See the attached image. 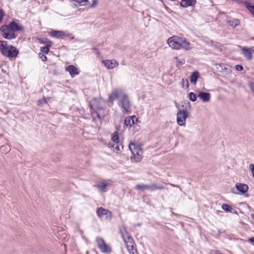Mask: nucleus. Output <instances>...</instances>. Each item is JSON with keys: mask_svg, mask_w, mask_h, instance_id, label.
Returning a JSON list of instances; mask_svg holds the SVG:
<instances>
[{"mask_svg": "<svg viewBox=\"0 0 254 254\" xmlns=\"http://www.w3.org/2000/svg\"><path fill=\"white\" fill-rule=\"evenodd\" d=\"M119 99V105L123 109V112L128 113L130 111V102L127 95L122 89H115L109 96V101L112 103L114 100Z\"/></svg>", "mask_w": 254, "mask_h": 254, "instance_id": "obj_1", "label": "nucleus"}, {"mask_svg": "<svg viewBox=\"0 0 254 254\" xmlns=\"http://www.w3.org/2000/svg\"><path fill=\"white\" fill-rule=\"evenodd\" d=\"M167 43L173 49L180 50L182 48L187 51L191 50L190 43L183 37L173 36L168 39Z\"/></svg>", "mask_w": 254, "mask_h": 254, "instance_id": "obj_2", "label": "nucleus"}, {"mask_svg": "<svg viewBox=\"0 0 254 254\" xmlns=\"http://www.w3.org/2000/svg\"><path fill=\"white\" fill-rule=\"evenodd\" d=\"M0 51L3 56L8 58H15L18 54L16 47L8 45L4 41H0Z\"/></svg>", "mask_w": 254, "mask_h": 254, "instance_id": "obj_3", "label": "nucleus"}, {"mask_svg": "<svg viewBox=\"0 0 254 254\" xmlns=\"http://www.w3.org/2000/svg\"><path fill=\"white\" fill-rule=\"evenodd\" d=\"M128 148L132 155L130 158L131 160L135 162L141 161L143 152L140 145L135 143H130Z\"/></svg>", "mask_w": 254, "mask_h": 254, "instance_id": "obj_4", "label": "nucleus"}, {"mask_svg": "<svg viewBox=\"0 0 254 254\" xmlns=\"http://www.w3.org/2000/svg\"><path fill=\"white\" fill-rule=\"evenodd\" d=\"M177 123L180 126H185L187 119L189 116V113L187 110H179L177 113Z\"/></svg>", "mask_w": 254, "mask_h": 254, "instance_id": "obj_5", "label": "nucleus"}, {"mask_svg": "<svg viewBox=\"0 0 254 254\" xmlns=\"http://www.w3.org/2000/svg\"><path fill=\"white\" fill-rule=\"evenodd\" d=\"M2 36L5 39L10 40L15 38L16 36L9 25H2L0 29Z\"/></svg>", "mask_w": 254, "mask_h": 254, "instance_id": "obj_6", "label": "nucleus"}, {"mask_svg": "<svg viewBox=\"0 0 254 254\" xmlns=\"http://www.w3.org/2000/svg\"><path fill=\"white\" fill-rule=\"evenodd\" d=\"M96 242L98 248L102 253H110L111 252V247L106 244L103 239L99 237L97 238Z\"/></svg>", "mask_w": 254, "mask_h": 254, "instance_id": "obj_7", "label": "nucleus"}, {"mask_svg": "<svg viewBox=\"0 0 254 254\" xmlns=\"http://www.w3.org/2000/svg\"><path fill=\"white\" fill-rule=\"evenodd\" d=\"M102 63L109 69H113L119 65L118 62L114 59L104 60L102 61Z\"/></svg>", "mask_w": 254, "mask_h": 254, "instance_id": "obj_8", "label": "nucleus"}, {"mask_svg": "<svg viewBox=\"0 0 254 254\" xmlns=\"http://www.w3.org/2000/svg\"><path fill=\"white\" fill-rule=\"evenodd\" d=\"M97 213L100 217H102L103 216L106 215L107 219H111L113 216L112 213L111 211L102 207L99 208L97 210Z\"/></svg>", "mask_w": 254, "mask_h": 254, "instance_id": "obj_9", "label": "nucleus"}, {"mask_svg": "<svg viewBox=\"0 0 254 254\" xmlns=\"http://www.w3.org/2000/svg\"><path fill=\"white\" fill-rule=\"evenodd\" d=\"M217 68L219 71L225 75H228L231 73V67L224 64H219L217 65Z\"/></svg>", "mask_w": 254, "mask_h": 254, "instance_id": "obj_10", "label": "nucleus"}, {"mask_svg": "<svg viewBox=\"0 0 254 254\" xmlns=\"http://www.w3.org/2000/svg\"><path fill=\"white\" fill-rule=\"evenodd\" d=\"M125 244L128 251L130 254H136V250L134 248V244L132 239H129Z\"/></svg>", "mask_w": 254, "mask_h": 254, "instance_id": "obj_11", "label": "nucleus"}, {"mask_svg": "<svg viewBox=\"0 0 254 254\" xmlns=\"http://www.w3.org/2000/svg\"><path fill=\"white\" fill-rule=\"evenodd\" d=\"M49 34L53 37L57 39H64L67 35L63 31L52 30L49 32Z\"/></svg>", "mask_w": 254, "mask_h": 254, "instance_id": "obj_12", "label": "nucleus"}, {"mask_svg": "<svg viewBox=\"0 0 254 254\" xmlns=\"http://www.w3.org/2000/svg\"><path fill=\"white\" fill-rule=\"evenodd\" d=\"M241 51L245 57L248 60L251 61L253 59L252 51L251 48L246 47L241 48Z\"/></svg>", "mask_w": 254, "mask_h": 254, "instance_id": "obj_13", "label": "nucleus"}, {"mask_svg": "<svg viewBox=\"0 0 254 254\" xmlns=\"http://www.w3.org/2000/svg\"><path fill=\"white\" fill-rule=\"evenodd\" d=\"M109 147L112 148L113 151L117 153L121 152L123 149V145L120 142L116 144H112V143L110 142L109 143Z\"/></svg>", "mask_w": 254, "mask_h": 254, "instance_id": "obj_14", "label": "nucleus"}, {"mask_svg": "<svg viewBox=\"0 0 254 254\" xmlns=\"http://www.w3.org/2000/svg\"><path fill=\"white\" fill-rule=\"evenodd\" d=\"M235 187L236 189L242 194L247 192L249 189L248 186L243 183H237Z\"/></svg>", "mask_w": 254, "mask_h": 254, "instance_id": "obj_15", "label": "nucleus"}, {"mask_svg": "<svg viewBox=\"0 0 254 254\" xmlns=\"http://www.w3.org/2000/svg\"><path fill=\"white\" fill-rule=\"evenodd\" d=\"M65 70L69 73L72 77L79 73L78 69L73 65H69L66 66L65 67Z\"/></svg>", "mask_w": 254, "mask_h": 254, "instance_id": "obj_16", "label": "nucleus"}, {"mask_svg": "<svg viewBox=\"0 0 254 254\" xmlns=\"http://www.w3.org/2000/svg\"><path fill=\"white\" fill-rule=\"evenodd\" d=\"M198 97L204 102H208L210 99V94L209 93L199 92Z\"/></svg>", "mask_w": 254, "mask_h": 254, "instance_id": "obj_17", "label": "nucleus"}, {"mask_svg": "<svg viewBox=\"0 0 254 254\" xmlns=\"http://www.w3.org/2000/svg\"><path fill=\"white\" fill-rule=\"evenodd\" d=\"M138 121L135 116L127 117L125 120V124L127 127H131Z\"/></svg>", "mask_w": 254, "mask_h": 254, "instance_id": "obj_18", "label": "nucleus"}, {"mask_svg": "<svg viewBox=\"0 0 254 254\" xmlns=\"http://www.w3.org/2000/svg\"><path fill=\"white\" fill-rule=\"evenodd\" d=\"M196 2V0H181L180 4L183 7H188L194 5Z\"/></svg>", "mask_w": 254, "mask_h": 254, "instance_id": "obj_19", "label": "nucleus"}, {"mask_svg": "<svg viewBox=\"0 0 254 254\" xmlns=\"http://www.w3.org/2000/svg\"><path fill=\"white\" fill-rule=\"evenodd\" d=\"M120 232L125 243L127 242L129 239H132V237L127 233L125 228L123 227L121 228L120 229Z\"/></svg>", "mask_w": 254, "mask_h": 254, "instance_id": "obj_20", "label": "nucleus"}, {"mask_svg": "<svg viewBox=\"0 0 254 254\" xmlns=\"http://www.w3.org/2000/svg\"><path fill=\"white\" fill-rule=\"evenodd\" d=\"M8 25L14 33L16 31H20L22 29V27L21 25L16 23L15 21L10 22Z\"/></svg>", "mask_w": 254, "mask_h": 254, "instance_id": "obj_21", "label": "nucleus"}, {"mask_svg": "<svg viewBox=\"0 0 254 254\" xmlns=\"http://www.w3.org/2000/svg\"><path fill=\"white\" fill-rule=\"evenodd\" d=\"M199 77V73L197 71L193 72L190 76V81L191 83L195 85Z\"/></svg>", "mask_w": 254, "mask_h": 254, "instance_id": "obj_22", "label": "nucleus"}, {"mask_svg": "<svg viewBox=\"0 0 254 254\" xmlns=\"http://www.w3.org/2000/svg\"><path fill=\"white\" fill-rule=\"evenodd\" d=\"M136 189L138 190H151V185H144V184H138L135 187Z\"/></svg>", "mask_w": 254, "mask_h": 254, "instance_id": "obj_23", "label": "nucleus"}, {"mask_svg": "<svg viewBox=\"0 0 254 254\" xmlns=\"http://www.w3.org/2000/svg\"><path fill=\"white\" fill-rule=\"evenodd\" d=\"M118 130L119 129L117 128V131L114 132V133L113 134V135L112 136V144H116L120 143L119 142V135H118Z\"/></svg>", "mask_w": 254, "mask_h": 254, "instance_id": "obj_24", "label": "nucleus"}, {"mask_svg": "<svg viewBox=\"0 0 254 254\" xmlns=\"http://www.w3.org/2000/svg\"><path fill=\"white\" fill-rule=\"evenodd\" d=\"M96 187L101 191L105 192L106 191L107 185L104 183H99L96 185Z\"/></svg>", "mask_w": 254, "mask_h": 254, "instance_id": "obj_25", "label": "nucleus"}, {"mask_svg": "<svg viewBox=\"0 0 254 254\" xmlns=\"http://www.w3.org/2000/svg\"><path fill=\"white\" fill-rule=\"evenodd\" d=\"M229 25L232 27H235L240 24V20L238 19H234L228 21Z\"/></svg>", "mask_w": 254, "mask_h": 254, "instance_id": "obj_26", "label": "nucleus"}, {"mask_svg": "<svg viewBox=\"0 0 254 254\" xmlns=\"http://www.w3.org/2000/svg\"><path fill=\"white\" fill-rule=\"evenodd\" d=\"M164 189L165 187L163 185L156 184H151V191L156 190H163Z\"/></svg>", "mask_w": 254, "mask_h": 254, "instance_id": "obj_27", "label": "nucleus"}, {"mask_svg": "<svg viewBox=\"0 0 254 254\" xmlns=\"http://www.w3.org/2000/svg\"><path fill=\"white\" fill-rule=\"evenodd\" d=\"M181 85L182 87L184 88H188L189 86V83L188 79H183L181 81Z\"/></svg>", "mask_w": 254, "mask_h": 254, "instance_id": "obj_28", "label": "nucleus"}, {"mask_svg": "<svg viewBox=\"0 0 254 254\" xmlns=\"http://www.w3.org/2000/svg\"><path fill=\"white\" fill-rule=\"evenodd\" d=\"M189 98L190 101L194 102L196 100V95L193 92H190L189 94Z\"/></svg>", "mask_w": 254, "mask_h": 254, "instance_id": "obj_29", "label": "nucleus"}, {"mask_svg": "<svg viewBox=\"0 0 254 254\" xmlns=\"http://www.w3.org/2000/svg\"><path fill=\"white\" fill-rule=\"evenodd\" d=\"M222 208L226 212H230L231 211V208L230 207L229 205L227 204H223L222 205Z\"/></svg>", "mask_w": 254, "mask_h": 254, "instance_id": "obj_30", "label": "nucleus"}, {"mask_svg": "<svg viewBox=\"0 0 254 254\" xmlns=\"http://www.w3.org/2000/svg\"><path fill=\"white\" fill-rule=\"evenodd\" d=\"M50 47L48 45L41 48V51L44 54H48L49 52Z\"/></svg>", "mask_w": 254, "mask_h": 254, "instance_id": "obj_31", "label": "nucleus"}, {"mask_svg": "<svg viewBox=\"0 0 254 254\" xmlns=\"http://www.w3.org/2000/svg\"><path fill=\"white\" fill-rule=\"evenodd\" d=\"M40 42L42 43L45 44L49 46H51L52 42L47 39H40Z\"/></svg>", "mask_w": 254, "mask_h": 254, "instance_id": "obj_32", "label": "nucleus"}, {"mask_svg": "<svg viewBox=\"0 0 254 254\" xmlns=\"http://www.w3.org/2000/svg\"><path fill=\"white\" fill-rule=\"evenodd\" d=\"M247 9L252 13L254 16V6L250 4L246 5Z\"/></svg>", "mask_w": 254, "mask_h": 254, "instance_id": "obj_33", "label": "nucleus"}, {"mask_svg": "<svg viewBox=\"0 0 254 254\" xmlns=\"http://www.w3.org/2000/svg\"><path fill=\"white\" fill-rule=\"evenodd\" d=\"M47 102V100L45 98H44L38 101V105H40L41 104L46 103Z\"/></svg>", "mask_w": 254, "mask_h": 254, "instance_id": "obj_34", "label": "nucleus"}, {"mask_svg": "<svg viewBox=\"0 0 254 254\" xmlns=\"http://www.w3.org/2000/svg\"><path fill=\"white\" fill-rule=\"evenodd\" d=\"M39 56L43 61H46L47 59V57L43 54L39 53Z\"/></svg>", "mask_w": 254, "mask_h": 254, "instance_id": "obj_35", "label": "nucleus"}, {"mask_svg": "<svg viewBox=\"0 0 254 254\" xmlns=\"http://www.w3.org/2000/svg\"><path fill=\"white\" fill-rule=\"evenodd\" d=\"M97 3H98V0H93L92 3L90 5V7L91 8H94V7H95L97 5Z\"/></svg>", "mask_w": 254, "mask_h": 254, "instance_id": "obj_36", "label": "nucleus"}, {"mask_svg": "<svg viewBox=\"0 0 254 254\" xmlns=\"http://www.w3.org/2000/svg\"><path fill=\"white\" fill-rule=\"evenodd\" d=\"M89 2L88 0H81L80 5H86Z\"/></svg>", "mask_w": 254, "mask_h": 254, "instance_id": "obj_37", "label": "nucleus"}, {"mask_svg": "<svg viewBox=\"0 0 254 254\" xmlns=\"http://www.w3.org/2000/svg\"><path fill=\"white\" fill-rule=\"evenodd\" d=\"M236 69L238 71H242L243 69V67L239 64H238L236 66Z\"/></svg>", "mask_w": 254, "mask_h": 254, "instance_id": "obj_38", "label": "nucleus"}, {"mask_svg": "<svg viewBox=\"0 0 254 254\" xmlns=\"http://www.w3.org/2000/svg\"><path fill=\"white\" fill-rule=\"evenodd\" d=\"M3 16H4V13L2 11V10L0 9V23L2 21Z\"/></svg>", "mask_w": 254, "mask_h": 254, "instance_id": "obj_39", "label": "nucleus"}, {"mask_svg": "<svg viewBox=\"0 0 254 254\" xmlns=\"http://www.w3.org/2000/svg\"><path fill=\"white\" fill-rule=\"evenodd\" d=\"M249 169L251 170L252 173H254V164H251L249 165Z\"/></svg>", "mask_w": 254, "mask_h": 254, "instance_id": "obj_40", "label": "nucleus"}, {"mask_svg": "<svg viewBox=\"0 0 254 254\" xmlns=\"http://www.w3.org/2000/svg\"><path fill=\"white\" fill-rule=\"evenodd\" d=\"M250 87L252 91L254 93V83H250Z\"/></svg>", "mask_w": 254, "mask_h": 254, "instance_id": "obj_41", "label": "nucleus"}, {"mask_svg": "<svg viewBox=\"0 0 254 254\" xmlns=\"http://www.w3.org/2000/svg\"><path fill=\"white\" fill-rule=\"evenodd\" d=\"M248 241L251 243H253L254 245V237L250 238L248 239Z\"/></svg>", "mask_w": 254, "mask_h": 254, "instance_id": "obj_42", "label": "nucleus"}, {"mask_svg": "<svg viewBox=\"0 0 254 254\" xmlns=\"http://www.w3.org/2000/svg\"><path fill=\"white\" fill-rule=\"evenodd\" d=\"M70 1H75L78 3H79V4H80V1H81V0H70Z\"/></svg>", "mask_w": 254, "mask_h": 254, "instance_id": "obj_43", "label": "nucleus"}, {"mask_svg": "<svg viewBox=\"0 0 254 254\" xmlns=\"http://www.w3.org/2000/svg\"><path fill=\"white\" fill-rule=\"evenodd\" d=\"M212 254H221L219 252L217 251H214L212 252Z\"/></svg>", "mask_w": 254, "mask_h": 254, "instance_id": "obj_44", "label": "nucleus"}, {"mask_svg": "<svg viewBox=\"0 0 254 254\" xmlns=\"http://www.w3.org/2000/svg\"><path fill=\"white\" fill-rule=\"evenodd\" d=\"M252 53H254V47L251 48Z\"/></svg>", "mask_w": 254, "mask_h": 254, "instance_id": "obj_45", "label": "nucleus"}, {"mask_svg": "<svg viewBox=\"0 0 254 254\" xmlns=\"http://www.w3.org/2000/svg\"><path fill=\"white\" fill-rule=\"evenodd\" d=\"M232 192L233 193H237V192H235V191H234V189H232Z\"/></svg>", "mask_w": 254, "mask_h": 254, "instance_id": "obj_46", "label": "nucleus"}, {"mask_svg": "<svg viewBox=\"0 0 254 254\" xmlns=\"http://www.w3.org/2000/svg\"><path fill=\"white\" fill-rule=\"evenodd\" d=\"M73 6L75 7H77L78 5L76 4H74Z\"/></svg>", "mask_w": 254, "mask_h": 254, "instance_id": "obj_47", "label": "nucleus"}, {"mask_svg": "<svg viewBox=\"0 0 254 254\" xmlns=\"http://www.w3.org/2000/svg\"><path fill=\"white\" fill-rule=\"evenodd\" d=\"M80 233H81V234H82V233H83V231H80Z\"/></svg>", "mask_w": 254, "mask_h": 254, "instance_id": "obj_48", "label": "nucleus"}, {"mask_svg": "<svg viewBox=\"0 0 254 254\" xmlns=\"http://www.w3.org/2000/svg\"><path fill=\"white\" fill-rule=\"evenodd\" d=\"M253 218L254 219V215L253 216Z\"/></svg>", "mask_w": 254, "mask_h": 254, "instance_id": "obj_49", "label": "nucleus"}, {"mask_svg": "<svg viewBox=\"0 0 254 254\" xmlns=\"http://www.w3.org/2000/svg\"><path fill=\"white\" fill-rule=\"evenodd\" d=\"M87 254H88V252H87Z\"/></svg>", "mask_w": 254, "mask_h": 254, "instance_id": "obj_50", "label": "nucleus"}]
</instances>
